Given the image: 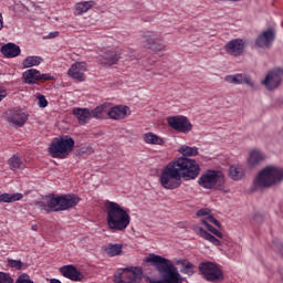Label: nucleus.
<instances>
[{
    "label": "nucleus",
    "instance_id": "1",
    "mask_svg": "<svg viewBox=\"0 0 283 283\" xmlns=\"http://www.w3.org/2000/svg\"><path fill=\"white\" fill-rule=\"evenodd\" d=\"M145 261L159 273V279H150L149 283H182V275L171 260L151 253Z\"/></svg>",
    "mask_w": 283,
    "mask_h": 283
},
{
    "label": "nucleus",
    "instance_id": "2",
    "mask_svg": "<svg viewBox=\"0 0 283 283\" xmlns=\"http://www.w3.org/2000/svg\"><path fill=\"white\" fill-rule=\"evenodd\" d=\"M78 202H81V198L76 195H62L57 197L52 195L46 197L45 201H38L35 207L40 211H45V213H59V211L74 209Z\"/></svg>",
    "mask_w": 283,
    "mask_h": 283
},
{
    "label": "nucleus",
    "instance_id": "3",
    "mask_svg": "<svg viewBox=\"0 0 283 283\" xmlns=\"http://www.w3.org/2000/svg\"><path fill=\"white\" fill-rule=\"evenodd\" d=\"M104 207L106 209V222L109 229L113 231H125L127 227H129L132 217H129V212L123 209L120 205L113 201H106Z\"/></svg>",
    "mask_w": 283,
    "mask_h": 283
},
{
    "label": "nucleus",
    "instance_id": "4",
    "mask_svg": "<svg viewBox=\"0 0 283 283\" xmlns=\"http://www.w3.org/2000/svg\"><path fill=\"white\" fill-rule=\"evenodd\" d=\"M224 174L220 170H207L198 179L199 187L203 189H214V191H222L229 193V188H224Z\"/></svg>",
    "mask_w": 283,
    "mask_h": 283
},
{
    "label": "nucleus",
    "instance_id": "5",
    "mask_svg": "<svg viewBox=\"0 0 283 283\" xmlns=\"http://www.w3.org/2000/svg\"><path fill=\"white\" fill-rule=\"evenodd\" d=\"M283 181V169L275 166H268L256 177L254 181L259 188H270Z\"/></svg>",
    "mask_w": 283,
    "mask_h": 283
},
{
    "label": "nucleus",
    "instance_id": "6",
    "mask_svg": "<svg viewBox=\"0 0 283 283\" xmlns=\"http://www.w3.org/2000/svg\"><path fill=\"white\" fill-rule=\"evenodd\" d=\"M171 163L184 180H196L197 176H200V165L196 159L180 157Z\"/></svg>",
    "mask_w": 283,
    "mask_h": 283
},
{
    "label": "nucleus",
    "instance_id": "7",
    "mask_svg": "<svg viewBox=\"0 0 283 283\" xmlns=\"http://www.w3.org/2000/svg\"><path fill=\"white\" fill-rule=\"evenodd\" d=\"M74 138L64 136L54 138L49 147V151L53 158H67L74 149Z\"/></svg>",
    "mask_w": 283,
    "mask_h": 283
},
{
    "label": "nucleus",
    "instance_id": "8",
    "mask_svg": "<svg viewBox=\"0 0 283 283\" xmlns=\"http://www.w3.org/2000/svg\"><path fill=\"white\" fill-rule=\"evenodd\" d=\"M159 182L164 189H178L182 185V177L175 168L172 163H169L163 170L159 177Z\"/></svg>",
    "mask_w": 283,
    "mask_h": 283
},
{
    "label": "nucleus",
    "instance_id": "9",
    "mask_svg": "<svg viewBox=\"0 0 283 283\" xmlns=\"http://www.w3.org/2000/svg\"><path fill=\"white\" fill-rule=\"evenodd\" d=\"M105 112H107V104H102L94 109L78 107L73 109V114L77 118L80 125H87L92 118H103Z\"/></svg>",
    "mask_w": 283,
    "mask_h": 283
},
{
    "label": "nucleus",
    "instance_id": "10",
    "mask_svg": "<svg viewBox=\"0 0 283 283\" xmlns=\"http://www.w3.org/2000/svg\"><path fill=\"white\" fill-rule=\"evenodd\" d=\"M199 273L202 275L203 280L207 282H222L224 280V274L222 270L218 268V264L211 261H205L199 264Z\"/></svg>",
    "mask_w": 283,
    "mask_h": 283
},
{
    "label": "nucleus",
    "instance_id": "11",
    "mask_svg": "<svg viewBox=\"0 0 283 283\" xmlns=\"http://www.w3.org/2000/svg\"><path fill=\"white\" fill-rule=\"evenodd\" d=\"M142 280L143 269L140 268H125L114 275L115 283H140Z\"/></svg>",
    "mask_w": 283,
    "mask_h": 283
},
{
    "label": "nucleus",
    "instance_id": "12",
    "mask_svg": "<svg viewBox=\"0 0 283 283\" xmlns=\"http://www.w3.org/2000/svg\"><path fill=\"white\" fill-rule=\"evenodd\" d=\"M167 123L171 129H175V132H179L180 134H189V132L193 129V125H191L189 118L182 115L168 117Z\"/></svg>",
    "mask_w": 283,
    "mask_h": 283
},
{
    "label": "nucleus",
    "instance_id": "13",
    "mask_svg": "<svg viewBox=\"0 0 283 283\" xmlns=\"http://www.w3.org/2000/svg\"><path fill=\"white\" fill-rule=\"evenodd\" d=\"M24 83L27 85H35L36 82L45 83V81H52L54 77L50 74H41V71L36 69H30L22 74Z\"/></svg>",
    "mask_w": 283,
    "mask_h": 283
},
{
    "label": "nucleus",
    "instance_id": "14",
    "mask_svg": "<svg viewBox=\"0 0 283 283\" xmlns=\"http://www.w3.org/2000/svg\"><path fill=\"white\" fill-rule=\"evenodd\" d=\"M224 50L230 56H242L244 50H247V41L243 39H233L230 40L226 45Z\"/></svg>",
    "mask_w": 283,
    "mask_h": 283
},
{
    "label": "nucleus",
    "instance_id": "15",
    "mask_svg": "<svg viewBox=\"0 0 283 283\" xmlns=\"http://www.w3.org/2000/svg\"><path fill=\"white\" fill-rule=\"evenodd\" d=\"M143 43L144 46L153 52H163L165 50V44L158 41V35L154 32H146L143 35Z\"/></svg>",
    "mask_w": 283,
    "mask_h": 283
},
{
    "label": "nucleus",
    "instance_id": "16",
    "mask_svg": "<svg viewBox=\"0 0 283 283\" xmlns=\"http://www.w3.org/2000/svg\"><path fill=\"white\" fill-rule=\"evenodd\" d=\"M120 54H123L120 51L107 50L98 56V63L104 67H111L120 61Z\"/></svg>",
    "mask_w": 283,
    "mask_h": 283
},
{
    "label": "nucleus",
    "instance_id": "17",
    "mask_svg": "<svg viewBox=\"0 0 283 283\" xmlns=\"http://www.w3.org/2000/svg\"><path fill=\"white\" fill-rule=\"evenodd\" d=\"M282 76H283L282 69H275L266 75L265 80L263 81V85L268 90L273 91L277 88L282 83Z\"/></svg>",
    "mask_w": 283,
    "mask_h": 283
},
{
    "label": "nucleus",
    "instance_id": "18",
    "mask_svg": "<svg viewBox=\"0 0 283 283\" xmlns=\"http://www.w3.org/2000/svg\"><path fill=\"white\" fill-rule=\"evenodd\" d=\"M104 114H107V116L113 120H123L126 116L132 114V111H129L128 106L124 105H118L111 108L106 105V112H104Z\"/></svg>",
    "mask_w": 283,
    "mask_h": 283
},
{
    "label": "nucleus",
    "instance_id": "19",
    "mask_svg": "<svg viewBox=\"0 0 283 283\" xmlns=\"http://www.w3.org/2000/svg\"><path fill=\"white\" fill-rule=\"evenodd\" d=\"M85 72H87V63L85 62H75L69 69V76L74 78V81L83 82L85 81Z\"/></svg>",
    "mask_w": 283,
    "mask_h": 283
},
{
    "label": "nucleus",
    "instance_id": "20",
    "mask_svg": "<svg viewBox=\"0 0 283 283\" xmlns=\"http://www.w3.org/2000/svg\"><path fill=\"white\" fill-rule=\"evenodd\" d=\"M275 41V31L273 29H270L268 31H264L259 35L256 39V46L263 50L269 49L271 45H273V42Z\"/></svg>",
    "mask_w": 283,
    "mask_h": 283
},
{
    "label": "nucleus",
    "instance_id": "21",
    "mask_svg": "<svg viewBox=\"0 0 283 283\" xmlns=\"http://www.w3.org/2000/svg\"><path fill=\"white\" fill-rule=\"evenodd\" d=\"M60 273H62L63 277H67V280H72V282H81L83 280L84 275L81 273V271H77L76 266L70 264V265H63L60 268Z\"/></svg>",
    "mask_w": 283,
    "mask_h": 283
},
{
    "label": "nucleus",
    "instance_id": "22",
    "mask_svg": "<svg viewBox=\"0 0 283 283\" xmlns=\"http://www.w3.org/2000/svg\"><path fill=\"white\" fill-rule=\"evenodd\" d=\"M7 119L17 127H23L28 123V115L23 111L13 109L8 113Z\"/></svg>",
    "mask_w": 283,
    "mask_h": 283
},
{
    "label": "nucleus",
    "instance_id": "23",
    "mask_svg": "<svg viewBox=\"0 0 283 283\" xmlns=\"http://www.w3.org/2000/svg\"><path fill=\"white\" fill-rule=\"evenodd\" d=\"M224 81L230 85H249V74L238 73L234 75H226Z\"/></svg>",
    "mask_w": 283,
    "mask_h": 283
},
{
    "label": "nucleus",
    "instance_id": "24",
    "mask_svg": "<svg viewBox=\"0 0 283 283\" xmlns=\"http://www.w3.org/2000/svg\"><path fill=\"white\" fill-rule=\"evenodd\" d=\"M1 52L7 59H14L21 54V48L14 43H8L1 48Z\"/></svg>",
    "mask_w": 283,
    "mask_h": 283
},
{
    "label": "nucleus",
    "instance_id": "25",
    "mask_svg": "<svg viewBox=\"0 0 283 283\" xmlns=\"http://www.w3.org/2000/svg\"><path fill=\"white\" fill-rule=\"evenodd\" d=\"M266 159V155L262 153L260 149H252L250 151V157H249V166L254 167L256 165H260Z\"/></svg>",
    "mask_w": 283,
    "mask_h": 283
},
{
    "label": "nucleus",
    "instance_id": "26",
    "mask_svg": "<svg viewBox=\"0 0 283 283\" xmlns=\"http://www.w3.org/2000/svg\"><path fill=\"white\" fill-rule=\"evenodd\" d=\"M193 231L197 233V235H200V238H203V240H208V242H211V244H214V247H220L221 244L220 240H218V238L209 233L207 230H203L200 227H196Z\"/></svg>",
    "mask_w": 283,
    "mask_h": 283
},
{
    "label": "nucleus",
    "instance_id": "27",
    "mask_svg": "<svg viewBox=\"0 0 283 283\" xmlns=\"http://www.w3.org/2000/svg\"><path fill=\"white\" fill-rule=\"evenodd\" d=\"M144 140H145V143H147V145H164L165 144V139H163L161 137H158V135H156L154 133H146L144 135Z\"/></svg>",
    "mask_w": 283,
    "mask_h": 283
},
{
    "label": "nucleus",
    "instance_id": "28",
    "mask_svg": "<svg viewBox=\"0 0 283 283\" xmlns=\"http://www.w3.org/2000/svg\"><path fill=\"white\" fill-rule=\"evenodd\" d=\"M229 176L232 180H242L244 170L238 165L230 166Z\"/></svg>",
    "mask_w": 283,
    "mask_h": 283
},
{
    "label": "nucleus",
    "instance_id": "29",
    "mask_svg": "<svg viewBox=\"0 0 283 283\" xmlns=\"http://www.w3.org/2000/svg\"><path fill=\"white\" fill-rule=\"evenodd\" d=\"M96 6V2L94 1H83L75 4V10L80 14H85V12H88L92 10V7Z\"/></svg>",
    "mask_w": 283,
    "mask_h": 283
},
{
    "label": "nucleus",
    "instance_id": "30",
    "mask_svg": "<svg viewBox=\"0 0 283 283\" xmlns=\"http://www.w3.org/2000/svg\"><path fill=\"white\" fill-rule=\"evenodd\" d=\"M106 253L111 258H115V255H120L123 253V244L120 243H109L106 248Z\"/></svg>",
    "mask_w": 283,
    "mask_h": 283
},
{
    "label": "nucleus",
    "instance_id": "31",
    "mask_svg": "<svg viewBox=\"0 0 283 283\" xmlns=\"http://www.w3.org/2000/svg\"><path fill=\"white\" fill-rule=\"evenodd\" d=\"M8 163L12 171H14L15 169H23V159H21V156H19L18 154L13 155L8 160Z\"/></svg>",
    "mask_w": 283,
    "mask_h": 283
},
{
    "label": "nucleus",
    "instance_id": "32",
    "mask_svg": "<svg viewBox=\"0 0 283 283\" xmlns=\"http://www.w3.org/2000/svg\"><path fill=\"white\" fill-rule=\"evenodd\" d=\"M23 199V193H2L0 195V202H18Z\"/></svg>",
    "mask_w": 283,
    "mask_h": 283
},
{
    "label": "nucleus",
    "instance_id": "33",
    "mask_svg": "<svg viewBox=\"0 0 283 283\" xmlns=\"http://www.w3.org/2000/svg\"><path fill=\"white\" fill-rule=\"evenodd\" d=\"M43 61V57L41 56H28L23 60L22 65L23 67H34L36 65H41V62Z\"/></svg>",
    "mask_w": 283,
    "mask_h": 283
},
{
    "label": "nucleus",
    "instance_id": "34",
    "mask_svg": "<svg viewBox=\"0 0 283 283\" xmlns=\"http://www.w3.org/2000/svg\"><path fill=\"white\" fill-rule=\"evenodd\" d=\"M178 151L184 156L182 158H187L189 156H198V147H190L187 145H182L180 146Z\"/></svg>",
    "mask_w": 283,
    "mask_h": 283
},
{
    "label": "nucleus",
    "instance_id": "35",
    "mask_svg": "<svg viewBox=\"0 0 283 283\" xmlns=\"http://www.w3.org/2000/svg\"><path fill=\"white\" fill-rule=\"evenodd\" d=\"M201 224H203V227H206V229H208V231H210V233H212L213 235H216L220 240H222L224 238L222 232H220L218 229H216L213 226H211L207 220H202Z\"/></svg>",
    "mask_w": 283,
    "mask_h": 283
},
{
    "label": "nucleus",
    "instance_id": "36",
    "mask_svg": "<svg viewBox=\"0 0 283 283\" xmlns=\"http://www.w3.org/2000/svg\"><path fill=\"white\" fill-rule=\"evenodd\" d=\"M181 273H185L186 275H189V277H191V275H193V273H196V271L193 270V263L191 262H181Z\"/></svg>",
    "mask_w": 283,
    "mask_h": 283
},
{
    "label": "nucleus",
    "instance_id": "37",
    "mask_svg": "<svg viewBox=\"0 0 283 283\" xmlns=\"http://www.w3.org/2000/svg\"><path fill=\"white\" fill-rule=\"evenodd\" d=\"M8 264L12 269H17L18 271H23V269H28V264L21 262L20 260L9 259Z\"/></svg>",
    "mask_w": 283,
    "mask_h": 283
},
{
    "label": "nucleus",
    "instance_id": "38",
    "mask_svg": "<svg viewBox=\"0 0 283 283\" xmlns=\"http://www.w3.org/2000/svg\"><path fill=\"white\" fill-rule=\"evenodd\" d=\"M0 283H14V280L10 277V274L0 272Z\"/></svg>",
    "mask_w": 283,
    "mask_h": 283
},
{
    "label": "nucleus",
    "instance_id": "39",
    "mask_svg": "<svg viewBox=\"0 0 283 283\" xmlns=\"http://www.w3.org/2000/svg\"><path fill=\"white\" fill-rule=\"evenodd\" d=\"M15 283H34V281L30 280V275L23 273L18 277Z\"/></svg>",
    "mask_w": 283,
    "mask_h": 283
},
{
    "label": "nucleus",
    "instance_id": "40",
    "mask_svg": "<svg viewBox=\"0 0 283 283\" xmlns=\"http://www.w3.org/2000/svg\"><path fill=\"white\" fill-rule=\"evenodd\" d=\"M206 222H210L211 224H214V227H218V229H220V227H222V224H220V221H218L216 219V217H213L212 214H209L207 217Z\"/></svg>",
    "mask_w": 283,
    "mask_h": 283
},
{
    "label": "nucleus",
    "instance_id": "41",
    "mask_svg": "<svg viewBox=\"0 0 283 283\" xmlns=\"http://www.w3.org/2000/svg\"><path fill=\"white\" fill-rule=\"evenodd\" d=\"M38 105L42 108L48 105V99L45 98V95H38Z\"/></svg>",
    "mask_w": 283,
    "mask_h": 283
},
{
    "label": "nucleus",
    "instance_id": "42",
    "mask_svg": "<svg viewBox=\"0 0 283 283\" xmlns=\"http://www.w3.org/2000/svg\"><path fill=\"white\" fill-rule=\"evenodd\" d=\"M197 216H198V218H202L205 216H210L209 210L208 209H201V210L197 211Z\"/></svg>",
    "mask_w": 283,
    "mask_h": 283
},
{
    "label": "nucleus",
    "instance_id": "43",
    "mask_svg": "<svg viewBox=\"0 0 283 283\" xmlns=\"http://www.w3.org/2000/svg\"><path fill=\"white\" fill-rule=\"evenodd\" d=\"M8 96V92L3 86H0V102Z\"/></svg>",
    "mask_w": 283,
    "mask_h": 283
},
{
    "label": "nucleus",
    "instance_id": "44",
    "mask_svg": "<svg viewBox=\"0 0 283 283\" xmlns=\"http://www.w3.org/2000/svg\"><path fill=\"white\" fill-rule=\"evenodd\" d=\"M254 220H255L256 222L261 223L262 221H264V214H262V213H256V214L254 216Z\"/></svg>",
    "mask_w": 283,
    "mask_h": 283
},
{
    "label": "nucleus",
    "instance_id": "45",
    "mask_svg": "<svg viewBox=\"0 0 283 283\" xmlns=\"http://www.w3.org/2000/svg\"><path fill=\"white\" fill-rule=\"evenodd\" d=\"M56 36H59V31L55 32H50L45 39H56Z\"/></svg>",
    "mask_w": 283,
    "mask_h": 283
},
{
    "label": "nucleus",
    "instance_id": "46",
    "mask_svg": "<svg viewBox=\"0 0 283 283\" xmlns=\"http://www.w3.org/2000/svg\"><path fill=\"white\" fill-rule=\"evenodd\" d=\"M0 30H3V15L0 13Z\"/></svg>",
    "mask_w": 283,
    "mask_h": 283
},
{
    "label": "nucleus",
    "instance_id": "47",
    "mask_svg": "<svg viewBox=\"0 0 283 283\" xmlns=\"http://www.w3.org/2000/svg\"><path fill=\"white\" fill-rule=\"evenodd\" d=\"M31 229H32V231H38V230H39V226L33 224V226L31 227Z\"/></svg>",
    "mask_w": 283,
    "mask_h": 283
},
{
    "label": "nucleus",
    "instance_id": "48",
    "mask_svg": "<svg viewBox=\"0 0 283 283\" xmlns=\"http://www.w3.org/2000/svg\"><path fill=\"white\" fill-rule=\"evenodd\" d=\"M217 1H234V2H238V1H242V0H217Z\"/></svg>",
    "mask_w": 283,
    "mask_h": 283
}]
</instances>
